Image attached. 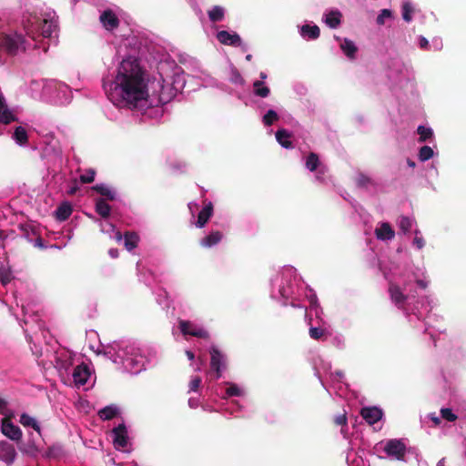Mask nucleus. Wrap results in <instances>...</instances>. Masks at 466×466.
I'll return each instance as SVG.
<instances>
[{
  "mask_svg": "<svg viewBox=\"0 0 466 466\" xmlns=\"http://www.w3.org/2000/svg\"><path fill=\"white\" fill-rule=\"evenodd\" d=\"M20 451L24 453L34 455L37 452V448L33 442H29L26 446L20 447Z\"/></svg>",
  "mask_w": 466,
  "mask_h": 466,
  "instance_id": "nucleus-51",
  "label": "nucleus"
},
{
  "mask_svg": "<svg viewBox=\"0 0 466 466\" xmlns=\"http://www.w3.org/2000/svg\"><path fill=\"white\" fill-rule=\"evenodd\" d=\"M12 276L8 270L2 269L0 271V280L3 285H6L11 281Z\"/></svg>",
  "mask_w": 466,
  "mask_h": 466,
  "instance_id": "nucleus-54",
  "label": "nucleus"
},
{
  "mask_svg": "<svg viewBox=\"0 0 466 466\" xmlns=\"http://www.w3.org/2000/svg\"><path fill=\"white\" fill-rule=\"evenodd\" d=\"M119 414L116 405H108L98 410V416L103 420H109Z\"/></svg>",
  "mask_w": 466,
  "mask_h": 466,
  "instance_id": "nucleus-26",
  "label": "nucleus"
},
{
  "mask_svg": "<svg viewBox=\"0 0 466 466\" xmlns=\"http://www.w3.org/2000/svg\"><path fill=\"white\" fill-rule=\"evenodd\" d=\"M19 423L25 429H33L39 436L42 435L41 426L36 418L29 415L26 412L20 414Z\"/></svg>",
  "mask_w": 466,
  "mask_h": 466,
  "instance_id": "nucleus-21",
  "label": "nucleus"
},
{
  "mask_svg": "<svg viewBox=\"0 0 466 466\" xmlns=\"http://www.w3.org/2000/svg\"><path fill=\"white\" fill-rule=\"evenodd\" d=\"M412 245L417 249H421L425 245V239L421 236L416 235L413 238Z\"/></svg>",
  "mask_w": 466,
  "mask_h": 466,
  "instance_id": "nucleus-55",
  "label": "nucleus"
},
{
  "mask_svg": "<svg viewBox=\"0 0 466 466\" xmlns=\"http://www.w3.org/2000/svg\"><path fill=\"white\" fill-rule=\"evenodd\" d=\"M113 85L114 91L107 96L114 104L140 111L152 104L148 101L145 73L137 60L125 59L121 62L115 80L111 83Z\"/></svg>",
  "mask_w": 466,
  "mask_h": 466,
  "instance_id": "nucleus-3",
  "label": "nucleus"
},
{
  "mask_svg": "<svg viewBox=\"0 0 466 466\" xmlns=\"http://www.w3.org/2000/svg\"><path fill=\"white\" fill-rule=\"evenodd\" d=\"M96 177V170L93 168H88L86 170V173L79 177V180L83 184H89L94 182Z\"/></svg>",
  "mask_w": 466,
  "mask_h": 466,
  "instance_id": "nucleus-44",
  "label": "nucleus"
},
{
  "mask_svg": "<svg viewBox=\"0 0 466 466\" xmlns=\"http://www.w3.org/2000/svg\"><path fill=\"white\" fill-rule=\"evenodd\" d=\"M157 303L161 306H167V296H166V292L164 291V295H159V298L157 299Z\"/></svg>",
  "mask_w": 466,
  "mask_h": 466,
  "instance_id": "nucleus-61",
  "label": "nucleus"
},
{
  "mask_svg": "<svg viewBox=\"0 0 466 466\" xmlns=\"http://www.w3.org/2000/svg\"><path fill=\"white\" fill-rule=\"evenodd\" d=\"M413 12V8L412 6L410 5V3H404L403 5H402V18L406 21V22H410L412 17H411V13Z\"/></svg>",
  "mask_w": 466,
  "mask_h": 466,
  "instance_id": "nucleus-48",
  "label": "nucleus"
},
{
  "mask_svg": "<svg viewBox=\"0 0 466 466\" xmlns=\"http://www.w3.org/2000/svg\"><path fill=\"white\" fill-rule=\"evenodd\" d=\"M56 27V25H55L53 20L42 18L40 35L45 38L51 37Z\"/></svg>",
  "mask_w": 466,
  "mask_h": 466,
  "instance_id": "nucleus-35",
  "label": "nucleus"
},
{
  "mask_svg": "<svg viewBox=\"0 0 466 466\" xmlns=\"http://www.w3.org/2000/svg\"><path fill=\"white\" fill-rule=\"evenodd\" d=\"M334 421L337 425H339V426H346L347 425V416H346V413H342V414H339L337 416H335V419H334Z\"/></svg>",
  "mask_w": 466,
  "mask_h": 466,
  "instance_id": "nucleus-56",
  "label": "nucleus"
},
{
  "mask_svg": "<svg viewBox=\"0 0 466 466\" xmlns=\"http://www.w3.org/2000/svg\"><path fill=\"white\" fill-rule=\"evenodd\" d=\"M14 138L19 145H25L28 142L26 130L23 127H17L14 132Z\"/></svg>",
  "mask_w": 466,
  "mask_h": 466,
  "instance_id": "nucleus-39",
  "label": "nucleus"
},
{
  "mask_svg": "<svg viewBox=\"0 0 466 466\" xmlns=\"http://www.w3.org/2000/svg\"><path fill=\"white\" fill-rule=\"evenodd\" d=\"M434 155L433 149L429 146H423L420 148L418 157L422 162L431 159Z\"/></svg>",
  "mask_w": 466,
  "mask_h": 466,
  "instance_id": "nucleus-42",
  "label": "nucleus"
},
{
  "mask_svg": "<svg viewBox=\"0 0 466 466\" xmlns=\"http://www.w3.org/2000/svg\"><path fill=\"white\" fill-rule=\"evenodd\" d=\"M253 91L259 97H267L270 93V89L260 80H256L253 83Z\"/></svg>",
  "mask_w": 466,
  "mask_h": 466,
  "instance_id": "nucleus-38",
  "label": "nucleus"
},
{
  "mask_svg": "<svg viewBox=\"0 0 466 466\" xmlns=\"http://www.w3.org/2000/svg\"><path fill=\"white\" fill-rule=\"evenodd\" d=\"M96 211L102 218H108L111 211V207L104 198H97L96 201Z\"/></svg>",
  "mask_w": 466,
  "mask_h": 466,
  "instance_id": "nucleus-36",
  "label": "nucleus"
},
{
  "mask_svg": "<svg viewBox=\"0 0 466 466\" xmlns=\"http://www.w3.org/2000/svg\"><path fill=\"white\" fill-rule=\"evenodd\" d=\"M187 402L191 409H197L199 406V400L196 397H190Z\"/></svg>",
  "mask_w": 466,
  "mask_h": 466,
  "instance_id": "nucleus-57",
  "label": "nucleus"
},
{
  "mask_svg": "<svg viewBox=\"0 0 466 466\" xmlns=\"http://www.w3.org/2000/svg\"><path fill=\"white\" fill-rule=\"evenodd\" d=\"M340 48L349 58H355L358 48L353 41L344 38L343 42L340 44Z\"/></svg>",
  "mask_w": 466,
  "mask_h": 466,
  "instance_id": "nucleus-32",
  "label": "nucleus"
},
{
  "mask_svg": "<svg viewBox=\"0 0 466 466\" xmlns=\"http://www.w3.org/2000/svg\"><path fill=\"white\" fill-rule=\"evenodd\" d=\"M419 134V142L422 143L433 137V131L431 127H425L424 126H419L417 128Z\"/></svg>",
  "mask_w": 466,
  "mask_h": 466,
  "instance_id": "nucleus-41",
  "label": "nucleus"
},
{
  "mask_svg": "<svg viewBox=\"0 0 466 466\" xmlns=\"http://www.w3.org/2000/svg\"><path fill=\"white\" fill-rule=\"evenodd\" d=\"M392 16V13L389 9H382L380 15L377 16L376 22L379 25H383L385 24V20L387 18H390Z\"/></svg>",
  "mask_w": 466,
  "mask_h": 466,
  "instance_id": "nucleus-49",
  "label": "nucleus"
},
{
  "mask_svg": "<svg viewBox=\"0 0 466 466\" xmlns=\"http://www.w3.org/2000/svg\"><path fill=\"white\" fill-rule=\"evenodd\" d=\"M419 45L421 49H427L429 46V41L424 36H420Z\"/></svg>",
  "mask_w": 466,
  "mask_h": 466,
  "instance_id": "nucleus-60",
  "label": "nucleus"
},
{
  "mask_svg": "<svg viewBox=\"0 0 466 466\" xmlns=\"http://www.w3.org/2000/svg\"><path fill=\"white\" fill-rule=\"evenodd\" d=\"M334 344L340 349H343L345 346L344 339L341 336H337L334 338Z\"/></svg>",
  "mask_w": 466,
  "mask_h": 466,
  "instance_id": "nucleus-58",
  "label": "nucleus"
},
{
  "mask_svg": "<svg viewBox=\"0 0 466 466\" xmlns=\"http://www.w3.org/2000/svg\"><path fill=\"white\" fill-rule=\"evenodd\" d=\"M399 227L402 233H408L411 230L412 220L408 217H400L399 220Z\"/></svg>",
  "mask_w": 466,
  "mask_h": 466,
  "instance_id": "nucleus-43",
  "label": "nucleus"
},
{
  "mask_svg": "<svg viewBox=\"0 0 466 466\" xmlns=\"http://www.w3.org/2000/svg\"><path fill=\"white\" fill-rule=\"evenodd\" d=\"M330 370V363L321 360L319 367L315 366V374L329 395L334 392L339 397H346L348 384L344 380V373L340 370L331 372Z\"/></svg>",
  "mask_w": 466,
  "mask_h": 466,
  "instance_id": "nucleus-5",
  "label": "nucleus"
},
{
  "mask_svg": "<svg viewBox=\"0 0 466 466\" xmlns=\"http://www.w3.org/2000/svg\"><path fill=\"white\" fill-rule=\"evenodd\" d=\"M279 119V116L276 111L270 109L263 116V123L265 126L269 127L275 121Z\"/></svg>",
  "mask_w": 466,
  "mask_h": 466,
  "instance_id": "nucleus-45",
  "label": "nucleus"
},
{
  "mask_svg": "<svg viewBox=\"0 0 466 466\" xmlns=\"http://www.w3.org/2000/svg\"><path fill=\"white\" fill-rule=\"evenodd\" d=\"M25 42V37L20 34L7 35L0 34V51L6 53L9 56H16L20 49L26 50L24 46Z\"/></svg>",
  "mask_w": 466,
  "mask_h": 466,
  "instance_id": "nucleus-8",
  "label": "nucleus"
},
{
  "mask_svg": "<svg viewBox=\"0 0 466 466\" xmlns=\"http://www.w3.org/2000/svg\"><path fill=\"white\" fill-rule=\"evenodd\" d=\"M6 405L7 402L4 399L0 398V412L4 411V410L6 408Z\"/></svg>",
  "mask_w": 466,
  "mask_h": 466,
  "instance_id": "nucleus-64",
  "label": "nucleus"
},
{
  "mask_svg": "<svg viewBox=\"0 0 466 466\" xmlns=\"http://www.w3.org/2000/svg\"><path fill=\"white\" fill-rule=\"evenodd\" d=\"M376 449L379 451H383L385 455L391 460L405 461L407 446L401 439L381 441L376 445Z\"/></svg>",
  "mask_w": 466,
  "mask_h": 466,
  "instance_id": "nucleus-7",
  "label": "nucleus"
},
{
  "mask_svg": "<svg viewBox=\"0 0 466 466\" xmlns=\"http://www.w3.org/2000/svg\"><path fill=\"white\" fill-rule=\"evenodd\" d=\"M92 190L96 191L104 199L113 201L116 198V192L110 187L105 184H96L91 187Z\"/></svg>",
  "mask_w": 466,
  "mask_h": 466,
  "instance_id": "nucleus-24",
  "label": "nucleus"
},
{
  "mask_svg": "<svg viewBox=\"0 0 466 466\" xmlns=\"http://www.w3.org/2000/svg\"><path fill=\"white\" fill-rule=\"evenodd\" d=\"M227 367V357L217 347L213 346L210 349V368L215 373V379L221 377L223 370Z\"/></svg>",
  "mask_w": 466,
  "mask_h": 466,
  "instance_id": "nucleus-12",
  "label": "nucleus"
},
{
  "mask_svg": "<svg viewBox=\"0 0 466 466\" xmlns=\"http://www.w3.org/2000/svg\"><path fill=\"white\" fill-rule=\"evenodd\" d=\"M270 297L280 302L283 306H291L298 309H306V301L309 307L314 312L319 322L323 323L321 319L322 309L319 307L315 291L305 285L301 276L297 269L286 265L277 270L270 278Z\"/></svg>",
  "mask_w": 466,
  "mask_h": 466,
  "instance_id": "nucleus-2",
  "label": "nucleus"
},
{
  "mask_svg": "<svg viewBox=\"0 0 466 466\" xmlns=\"http://www.w3.org/2000/svg\"><path fill=\"white\" fill-rule=\"evenodd\" d=\"M224 388L223 391H218L217 394L220 396L222 399H227L229 397H240L245 394V390L242 386L238 385L232 382H225L221 390Z\"/></svg>",
  "mask_w": 466,
  "mask_h": 466,
  "instance_id": "nucleus-18",
  "label": "nucleus"
},
{
  "mask_svg": "<svg viewBox=\"0 0 466 466\" xmlns=\"http://www.w3.org/2000/svg\"><path fill=\"white\" fill-rule=\"evenodd\" d=\"M26 35L33 40H36L37 36H41L42 18L36 15H30L23 23Z\"/></svg>",
  "mask_w": 466,
  "mask_h": 466,
  "instance_id": "nucleus-14",
  "label": "nucleus"
},
{
  "mask_svg": "<svg viewBox=\"0 0 466 466\" xmlns=\"http://www.w3.org/2000/svg\"><path fill=\"white\" fill-rule=\"evenodd\" d=\"M113 238L118 245H123L129 252L137 248L140 241L139 235H113Z\"/></svg>",
  "mask_w": 466,
  "mask_h": 466,
  "instance_id": "nucleus-19",
  "label": "nucleus"
},
{
  "mask_svg": "<svg viewBox=\"0 0 466 466\" xmlns=\"http://www.w3.org/2000/svg\"><path fill=\"white\" fill-rule=\"evenodd\" d=\"M374 233H394L388 222H383L380 228H375Z\"/></svg>",
  "mask_w": 466,
  "mask_h": 466,
  "instance_id": "nucleus-52",
  "label": "nucleus"
},
{
  "mask_svg": "<svg viewBox=\"0 0 466 466\" xmlns=\"http://www.w3.org/2000/svg\"><path fill=\"white\" fill-rule=\"evenodd\" d=\"M1 432L13 441H20L23 437L22 430L12 422L9 418H4L0 425Z\"/></svg>",
  "mask_w": 466,
  "mask_h": 466,
  "instance_id": "nucleus-13",
  "label": "nucleus"
},
{
  "mask_svg": "<svg viewBox=\"0 0 466 466\" xmlns=\"http://www.w3.org/2000/svg\"><path fill=\"white\" fill-rule=\"evenodd\" d=\"M76 357L75 353L66 350H62L56 353L55 367L65 383L71 380L70 374L72 370L78 364Z\"/></svg>",
  "mask_w": 466,
  "mask_h": 466,
  "instance_id": "nucleus-6",
  "label": "nucleus"
},
{
  "mask_svg": "<svg viewBox=\"0 0 466 466\" xmlns=\"http://www.w3.org/2000/svg\"><path fill=\"white\" fill-rule=\"evenodd\" d=\"M17 453L15 448L13 444L8 441H0V461L5 462L7 466L12 465L15 459Z\"/></svg>",
  "mask_w": 466,
  "mask_h": 466,
  "instance_id": "nucleus-16",
  "label": "nucleus"
},
{
  "mask_svg": "<svg viewBox=\"0 0 466 466\" xmlns=\"http://www.w3.org/2000/svg\"><path fill=\"white\" fill-rule=\"evenodd\" d=\"M441 416L442 419L447 421H454L457 419V416L453 413V411L449 408H443L441 410Z\"/></svg>",
  "mask_w": 466,
  "mask_h": 466,
  "instance_id": "nucleus-50",
  "label": "nucleus"
},
{
  "mask_svg": "<svg viewBox=\"0 0 466 466\" xmlns=\"http://www.w3.org/2000/svg\"><path fill=\"white\" fill-rule=\"evenodd\" d=\"M301 35L304 37H308L309 39L315 40L319 37L320 30L319 27L316 25H304L300 30Z\"/></svg>",
  "mask_w": 466,
  "mask_h": 466,
  "instance_id": "nucleus-31",
  "label": "nucleus"
},
{
  "mask_svg": "<svg viewBox=\"0 0 466 466\" xmlns=\"http://www.w3.org/2000/svg\"><path fill=\"white\" fill-rule=\"evenodd\" d=\"M309 337L313 339H320L325 336L326 329L321 327H310L309 330Z\"/></svg>",
  "mask_w": 466,
  "mask_h": 466,
  "instance_id": "nucleus-46",
  "label": "nucleus"
},
{
  "mask_svg": "<svg viewBox=\"0 0 466 466\" xmlns=\"http://www.w3.org/2000/svg\"><path fill=\"white\" fill-rule=\"evenodd\" d=\"M305 165L309 171H315L319 165V156L316 153L310 152L306 159Z\"/></svg>",
  "mask_w": 466,
  "mask_h": 466,
  "instance_id": "nucleus-40",
  "label": "nucleus"
},
{
  "mask_svg": "<svg viewBox=\"0 0 466 466\" xmlns=\"http://www.w3.org/2000/svg\"><path fill=\"white\" fill-rule=\"evenodd\" d=\"M98 354H102L119 369L131 374L140 373L156 359V352L125 342H114L104 346Z\"/></svg>",
  "mask_w": 466,
  "mask_h": 466,
  "instance_id": "nucleus-4",
  "label": "nucleus"
},
{
  "mask_svg": "<svg viewBox=\"0 0 466 466\" xmlns=\"http://www.w3.org/2000/svg\"><path fill=\"white\" fill-rule=\"evenodd\" d=\"M93 370L88 364L86 363H78L72 370L70 374V381H66V384L74 385L76 388H80L92 380Z\"/></svg>",
  "mask_w": 466,
  "mask_h": 466,
  "instance_id": "nucleus-9",
  "label": "nucleus"
},
{
  "mask_svg": "<svg viewBox=\"0 0 466 466\" xmlns=\"http://www.w3.org/2000/svg\"><path fill=\"white\" fill-rule=\"evenodd\" d=\"M412 279L415 280L417 286L422 289H427L430 284L424 268H418V270L412 274Z\"/></svg>",
  "mask_w": 466,
  "mask_h": 466,
  "instance_id": "nucleus-28",
  "label": "nucleus"
},
{
  "mask_svg": "<svg viewBox=\"0 0 466 466\" xmlns=\"http://www.w3.org/2000/svg\"><path fill=\"white\" fill-rule=\"evenodd\" d=\"M108 255L112 258H116L118 257V250L116 248H110L108 250Z\"/></svg>",
  "mask_w": 466,
  "mask_h": 466,
  "instance_id": "nucleus-63",
  "label": "nucleus"
},
{
  "mask_svg": "<svg viewBox=\"0 0 466 466\" xmlns=\"http://www.w3.org/2000/svg\"><path fill=\"white\" fill-rule=\"evenodd\" d=\"M15 121H17V118L9 110L4 96L0 93V123L8 125Z\"/></svg>",
  "mask_w": 466,
  "mask_h": 466,
  "instance_id": "nucleus-23",
  "label": "nucleus"
},
{
  "mask_svg": "<svg viewBox=\"0 0 466 466\" xmlns=\"http://www.w3.org/2000/svg\"><path fill=\"white\" fill-rule=\"evenodd\" d=\"M362 418L369 424H375L382 418V410L377 407H366L360 412Z\"/></svg>",
  "mask_w": 466,
  "mask_h": 466,
  "instance_id": "nucleus-22",
  "label": "nucleus"
},
{
  "mask_svg": "<svg viewBox=\"0 0 466 466\" xmlns=\"http://www.w3.org/2000/svg\"><path fill=\"white\" fill-rule=\"evenodd\" d=\"M177 91V87L168 88L167 90V88L162 85L161 91L158 96V103L163 105L168 103L176 96Z\"/></svg>",
  "mask_w": 466,
  "mask_h": 466,
  "instance_id": "nucleus-33",
  "label": "nucleus"
},
{
  "mask_svg": "<svg viewBox=\"0 0 466 466\" xmlns=\"http://www.w3.org/2000/svg\"><path fill=\"white\" fill-rule=\"evenodd\" d=\"M222 240V235H204L199 244L205 248H211L220 243Z\"/></svg>",
  "mask_w": 466,
  "mask_h": 466,
  "instance_id": "nucleus-30",
  "label": "nucleus"
},
{
  "mask_svg": "<svg viewBox=\"0 0 466 466\" xmlns=\"http://www.w3.org/2000/svg\"><path fill=\"white\" fill-rule=\"evenodd\" d=\"M179 329L183 335H190L198 338L206 339L208 337V332L202 327L194 322L187 320L179 321Z\"/></svg>",
  "mask_w": 466,
  "mask_h": 466,
  "instance_id": "nucleus-15",
  "label": "nucleus"
},
{
  "mask_svg": "<svg viewBox=\"0 0 466 466\" xmlns=\"http://www.w3.org/2000/svg\"><path fill=\"white\" fill-rule=\"evenodd\" d=\"M208 15L211 22H220L224 19L225 10L220 5H215L212 7V9L208 10Z\"/></svg>",
  "mask_w": 466,
  "mask_h": 466,
  "instance_id": "nucleus-34",
  "label": "nucleus"
},
{
  "mask_svg": "<svg viewBox=\"0 0 466 466\" xmlns=\"http://www.w3.org/2000/svg\"><path fill=\"white\" fill-rule=\"evenodd\" d=\"M342 14L339 10H332L326 15L325 23L330 28H337L341 24Z\"/></svg>",
  "mask_w": 466,
  "mask_h": 466,
  "instance_id": "nucleus-27",
  "label": "nucleus"
},
{
  "mask_svg": "<svg viewBox=\"0 0 466 466\" xmlns=\"http://www.w3.org/2000/svg\"><path fill=\"white\" fill-rule=\"evenodd\" d=\"M112 439L114 447L117 451L129 452L130 439L127 428L124 423L119 424L112 430Z\"/></svg>",
  "mask_w": 466,
  "mask_h": 466,
  "instance_id": "nucleus-11",
  "label": "nucleus"
},
{
  "mask_svg": "<svg viewBox=\"0 0 466 466\" xmlns=\"http://www.w3.org/2000/svg\"><path fill=\"white\" fill-rule=\"evenodd\" d=\"M28 242L32 243L33 246L38 249L56 248L61 249L66 247L70 240V235H65L66 239H61L56 242L46 241L41 235H22Z\"/></svg>",
  "mask_w": 466,
  "mask_h": 466,
  "instance_id": "nucleus-10",
  "label": "nucleus"
},
{
  "mask_svg": "<svg viewBox=\"0 0 466 466\" xmlns=\"http://www.w3.org/2000/svg\"><path fill=\"white\" fill-rule=\"evenodd\" d=\"M377 236V238L379 240H381V241H384V242H388L389 240H390L395 235H376Z\"/></svg>",
  "mask_w": 466,
  "mask_h": 466,
  "instance_id": "nucleus-62",
  "label": "nucleus"
},
{
  "mask_svg": "<svg viewBox=\"0 0 466 466\" xmlns=\"http://www.w3.org/2000/svg\"><path fill=\"white\" fill-rule=\"evenodd\" d=\"M380 268L389 284L388 292L391 303L403 312L417 331L429 333L434 339V331L425 319L436 306V299L431 295L416 299L411 278L399 265L392 264L390 268L381 266Z\"/></svg>",
  "mask_w": 466,
  "mask_h": 466,
  "instance_id": "nucleus-1",
  "label": "nucleus"
},
{
  "mask_svg": "<svg viewBox=\"0 0 466 466\" xmlns=\"http://www.w3.org/2000/svg\"><path fill=\"white\" fill-rule=\"evenodd\" d=\"M212 213H213V205L211 202H208L199 211L196 225L199 228H202L203 226H205V224L208 221V219L212 216Z\"/></svg>",
  "mask_w": 466,
  "mask_h": 466,
  "instance_id": "nucleus-25",
  "label": "nucleus"
},
{
  "mask_svg": "<svg viewBox=\"0 0 466 466\" xmlns=\"http://www.w3.org/2000/svg\"><path fill=\"white\" fill-rule=\"evenodd\" d=\"M291 133L286 129H279L276 132L277 141L285 148H292L293 144L290 140Z\"/></svg>",
  "mask_w": 466,
  "mask_h": 466,
  "instance_id": "nucleus-29",
  "label": "nucleus"
},
{
  "mask_svg": "<svg viewBox=\"0 0 466 466\" xmlns=\"http://www.w3.org/2000/svg\"><path fill=\"white\" fill-rule=\"evenodd\" d=\"M201 379L198 376H194L191 378L188 383V391L187 393L197 392L201 385Z\"/></svg>",
  "mask_w": 466,
  "mask_h": 466,
  "instance_id": "nucleus-47",
  "label": "nucleus"
},
{
  "mask_svg": "<svg viewBox=\"0 0 466 466\" xmlns=\"http://www.w3.org/2000/svg\"><path fill=\"white\" fill-rule=\"evenodd\" d=\"M72 214V207L68 203L61 204L56 210V218L63 221L67 219Z\"/></svg>",
  "mask_w": 466,
  "mask_h": 466,
  "instance_id": "nucleus-37",
  "label": "nucleus"
},
{
  "mask_svg": "<svg viewBox=\"0 0 466 466\" xmlns=\"http://www.w3.org/2000/svg\"><path fill=\"white\" fill-rule=\"evenodd\" d=\"M79 190V187L77 185V181L75 180L74 181V185L72 187H70V188L67 190V194L68 195H75L77 191Z\"/></svg>",
  "mask_w": 466,
  "mask_h": 466,
  "instance_id": "nucleus-59",
  "label": "nucleus"
},
{
  "mask_svg": "<svg viewBox=\"0 0 466 466\" xmlns=\"http://www.w3.org/2000/svg\"><path fill=\"white\" fill-rule=\"evenodd\" d=\"M371 183V180L369 177H367L366 175L364 174H360L358 178H357V185L359 187H366L368 186L369 184Z\"/></svg>",
  "mask_w": 466,
  "mask_h": 466,
  "instance_id": "nucleus-53",
  "label": "nucleus"
},
{
  "mask_svg": "<svg viewBox=\"0 0 466 466\" xmlns=\"http://www.w3.org/2000/svg\"><path fill=\"white\" fill-rule=\"evenodd\" d=\"M103 26L108 30L113 31L119 26V19L111 9L105 10L99 17Z\"/></svg>",
  "mask_w": 466,
  "mask_h": 466,
  "instance_id": "nucleus-17",
  "label": "nucleus"
},
{
  "mask_svg": "<svg viewBox=\"0 0 466 466\" xmlns=\"http://www.w3.org/2000/svg\"><path fill=\"white\" fill-rule=\"evenodd\" d=\"M217 39L222 45L231 46H239L242 43L240 36L237 33H229L226 30L218 31L217 34Z\"/></svg>",
  "mask_w": 466,
  "mask_h": 466,
  "instance_id": "nucleus-20",
  "label": "nucleus"
}]
</instances>
